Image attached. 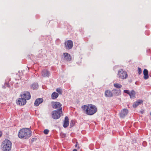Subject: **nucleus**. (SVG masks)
<instances>
[{"label":"nucleus","mask_w":151,"mask_h":151,"mask_svg":"<svg viewBox=\"0 0 151 151\" xmlns=\"http://www.w3.org/2000/svg\"><path fill=\"white\" fill-rule=\"evenodd\" d=\"M20 96L21 98H19L17 101V104L20 106L25 105L27 102L26 100H29L31 97L30 93L28 91L24 92Z\"/></svg>","instance_id":"1"},{"label":"nucleus","mask_w":151,"mask_h":151,"mask_svg":"<svg viewBox=\"0 0 151 151\" xmlns=\"http://www.w3.org/2000/svg\"><path fill=\"white\" fill-rule=\"evenodd\" d=\"M82 108L85 111L86 113L88 115H92L97 111L96 107L93 104H88V105H83Z\"/></svg>","instance_id":"2"},{"label":"nucleus","mask_w":151,"mask_h":151,"mask_svg":"<svg viewBox=\"0 0 151 151\" xmlns=\"http://www.w3.org/2000/svg\"><path fill=\"white\" fill-rule=\"evenodd\" d=\"M32 135V132L29 128L21 129L19 132L18 135L19 138L28 139Z\"/></svg>","instance_id":"3"},{"label":"nucleus","mask_w":151,"mask_h":151,"mask_svg":"<svg viewBox=\"0 0 151 151\" xmlns=\"http://www.w3.org/2000/svg\"><path fill=\"white\" fill-rule=\"evenodd\" d=\"M12 145V143L9 140L5 139L1 145V149L3 151H9L11 149Z\"/></svg>","instance_id":"4"},{"label":"nucleus","mask_w":151,"mask_h":151,"mask_svg":"<svg viewBox=\"0 0 151 151\" xmlns=\"http://www.w3.org/2000/svg\"><path fill=\"white\" fill-rule=\"evenodd\" d=\"M63 115V111L61 108L58 109L57 110H55L52 112V117L54 119H58L60 118L61 115Z\"/></svg>","instance_id":"5"},{"label":"nucleus","mask_w":151,"mask_h":151,"mask_svg":"<svg viewBox=\"0 0 151 151\" xmlns=\"http://www.w3.org/2000/svg\"><path fill=\"white\" fill-rule=\"evenodd\" d=\"M117 75L119 78L122 79L127 78L128 76L126 72L123 70L122 69H120L118 70Z\"/></svg>","instance_id":"6"},{"label":"nucleus","mask_w":151,"mask_h":151,"mask_svg":"<svg viewBox=\"0 0 151 151\" xmlns=\"http://www.w3.org/2000/svg\"><path fill=\"white\" fill-rule=\"evenodd\" d=\"M65 47L66 49H71L73 46V43L72 41L68 40L65 42Z\"/></svg>","instance_id":"7"},{"label":"nucleus","mask_w":151,"mask_h":151,"mask_svg":"<svg viewBox=\"0 0 151 151\" xmlns=\"http://www.w3.org/2000/svg\"><path fill=\"white\" fill-rule=\"evenodd\" d=\"M124 92L125 93L128 94L131 98H134L135 96V92L133 90H132L130 92L128 90H124Z\"/></svg>","instance_id":"8"},{"label":"nucleus","mask_w":151,"mask_h":151,"mask_svg":"<svg viewBox=\"0 0 151 151\" xmlns=\"http://www.w3.org/2000/svg\"><path fill=\"white\" fill-rule=\"evenodd\" d=\"M52 106L55 109H58L62 108V105L60 104V103L58 102H54L52 103Z\"/></svg>","instance_id":"9"},{"label":"nucleus","mask_w":151,"mask_h":151,"mask_svg":"<svg viewBox=\"0 0 151 151\" xmlns=\"http://www.w3.org/2000/svg\"><path fill=\"white\" fill-rule=\"evenodd\" d=\"M128 110L127 109H124L121 111L120 113V116L121 117L124 118L127 114Z\"/></svg>","instance_id":"10"},{"label":"nucleus","mask_w":151,"mask_h":151,"mask_svg":"<svg viewBox=\"0 0 151 151\" xmlns=\"http://www.w3.org/2000/svg\"><path fill=\"white\" fill-rule=\"evenodd\" d=\"M63 56L64 60H65L70 61L71 60V56L68 53H63Z\"/></svg>","instance_id":"11"},{"label":"nucleus","mask_w":151,"mask_h":151,"mask_svg":"<svg viewBox=\"0 0 151 151\" xmlns=\"http://www.w3.org/2000/svg\"><path fill=\"white\" fill-rule=\"evenodd\" d=\"M43 101V99L42 98H38L35 100L34 103V105L36 106H38L39 104L42 103Z\"/></svg>","instance_id":"12"},{"label":"nucleus","mask_w":151,"mask_h":151,"mask_svg":"<svg viewBox=\"0 0 151 151\" xmlns=\"http://www.w3.org/2000/svg\"><path fill=\"white\" fill-rule=\"evenodd\" d=\"M105 95L106 97H111L113 96V94L110 90H107L105 92Z\"/></svg>","instance_id":"13"},{"label":"nucleus","mask_w":151,"mask_h":151,"mask_svg":"<svg viewBox=\"0 0 151 151\" xmlns=\"http://www.w3.org/2000/svg\"><path fill=\"white\" fill-rule=\"evenodd\" d=\"M69 119L68 116H66L64 121L63 126L64 127L66 128L68 126L69 124Z\"/></svg>","instance_id":"14"},{"label":"nucleus","mask_w":151,"mask_h":151,"mask_svg":"<svg viewBox=\"0 0 151 151\" xmlns=\"http://www.w3.org/2000/svg\"><path fill=\"white\" fill-rule=\"evenodd\" d=\"M41 74L42 76L44 77H48L49 73L48 70H42Z\"/></svg>","instance_id":"15"},{"label":"nucleus","mask_w":151,"mask_h":151,"mask_svg":"<svg viewBox=\"0 0 151 151\" xmlns=\"http://www.w3.org/2000/svg\"><path fill=\"white\" fill-rule=\"evenodd\" d=\"M143 74L144 75V79H147L148 78V70L146 69H145L143 70Z\"/></svg>","instance_id":"16"},{"label":"nucleus","mask_w":151,"mask_h":151,"mask_svg":"<svg viewBox=\"0 0 151 151\" xmlns=\"http://www.w3.org/2000/svg\"><path fill=\"white\" fill-rule=\"evenodd\" d=\"M143 101L141 100H138L136 102H134V104H133V106L134 108H136L138 105H139Z\"/></svg>","instance_id":"17"},{"label":"nucleus","mask_w":151,"mask_h":151,"mask_svg":"<svg viewBox=\"0 0 151 151\" xmlns=\"http://www.w3.org/2000/svg\"><path fill=\"white\" fill-rule=\"evenodd\" d=\"M58 94L56 92H53L51 95L52 99H56L58 96Z\"/></svg>","instance_id":"18"},{"label":"nucleus","mask_w":151,"mask_h":151,"mask_svg":"<svg viewBox=\"0 0 151 151\" xmlns=\"http://www.w3.org/2000/svg\"><path fill=\"white\" fill-rule=\"evenodd\" d=\"M38 88V84L36 83H34L32 84L31 86V88L33 89H37Z\"/></svg>","instance_id":"19"},{"label":"nucleus","mask_w":151,"mask_h":151,"mask_svg":"<svg viewBox=\"0 0 151 151\" xmlns=\"http://www.w3.org/2000/svg\"><path fill=\"white\" fill-rule=\"evenodd\" d=\"M112 91L115 92L114 93L116 96L120 95L121 93V91L120 90L114 89Z\"/></svg>","instance_id":"20"},{"label":"nucleus","mask_w":151,"mask_h":151,"mask_svg":"<svg viewBox=\"0 0 151 151\" xmlns=\"http://www.w3.org/2000/svg\"><path fill=\"white\" fill-rule=\"evenodd\" d=\"M114 86L116 88H120L122 86V85L118 83H115L114 84Z\"/></svg>","instance_id":"21"},{"label":"nucleus","mask_w":151,"mask_h":151,"mask_svg":"<svg viewBox=\"0 0 151 151\" xmlns=\"http://www.w3.org/2000/svg\"><path fill=\"white\" fill-rule=\"evenodd\" d=\"M56 91L59 94H62V91L61 89L60 88H58L56 90Z\"/></svg>","instance_id":"22"},{"label":"nucleus","mask_w":151,"mask_h":151,"mask_svg":"<svg viewBox=\"0 0 151 151\" xmlns=\"http://www.w3.org/2000/svg\"><path fill=\"white\" fill-rule=\"evenodd\" d=\"M49 132V130L48 129H45L44 130L43 132L45 134H48Z\"/></svg>","instance_id":"23"},{"label":"nucleus","mask_w":151,"mask_h":151,"mask_svg":"<svg viewBox=\"0 0 151 151\" xmlns=\"http://www.w3.org/2000/svg\"><path fill=\"white\" fill-rule=\"evenodd\" d=\"M138 73L139 75L141 74L142 73V70L141 68H138Z\"/></svg>","instance_id":"24"},{"label":"nucleus","mask_w":151,"mask_h":151,"mask_svg":"<svg viewBox=\"0 0 151 151\" xmlns=\"http://www.w3.org/2000/svg\"><path fill=\"white\" fill-rule=\"evenodd\" d=\"M74 125V124H73V121H72L70 122V126L71 127H73Z\"/></svg>","instance_id":"25"},{"label":"nucleus","mask_w":151,"mask_h":151,"mask_svg":"<svg viewBox=\"0 0 151 151\" xmlns=\"http://www.w3.org/2000/svg\"><path fill=\"white\" fill-rule=\"evenodd\" d=\"M78 145V143L77 142L76 143V145H75V147H76V148H78V149H79V147H78H78H77V145Z\"/></svg>","instance_id":"26"},{"label":"nucleus","mask_w":151,"mask_h":151,"mask_svg":"<svg viewBox=\"0 0 151 151\" xmlns=\"http://www.w3.org/2000/svg\"><path fill=\"white\" fill-rule=\"evenodd\" d=\"M2 135V132H1L0 131V137H1Z\"/></svg>","instance_id":"27"},{"label":"nucleus","mask_w":151,"mask_h":151,"mask_svg":"<svg viewBox=\"0 0 151 151\" xmlns=\"http://www.w3.org/2000/svg\"><path fill=\"white\" fill-rule=\"evenodd\" d=\"M73 151H77V150L76 149H74L73 150Z\"/></svg>","instance_id":"28"},{"label":"nucleus","mask_w":151,"mask_h":151,"mask_svg":"<svg viewBox=\"0 0 151 151\" xmlns=\"http://www.w3.org/2000/svg\"><path fill=\"white\" fill-rule=\"evenodd\" d=\"M35 138H32V140H34V139H35Z\"/></svg>","instance_id":"29"},{"label":"nucleus","mask_w":151,"mask_h":151,"mask_svg":"<svg viewBox=\"0 0 151 151\" xmlns=\"http://www.w3.org/2000/svg\"><path fill=\"white\" fill-rule=\"evenodd\" d=\"M35 138H32V140H34V139H35Z\"/></svg>","instance_id":"30"},{"label":"nucleus","mask_w":151,"mask_h":151,"mask_svg":"<svg viewBox=\"0 0 151 151\" xmlns=\"http://www.w3.org/2000/svg\"><path fill=\"white\" fill-rule=\"evenodd\" d=\"M150 115H151V113H150Z\"/></svg>","instance_id":"31"}]
</instances>
